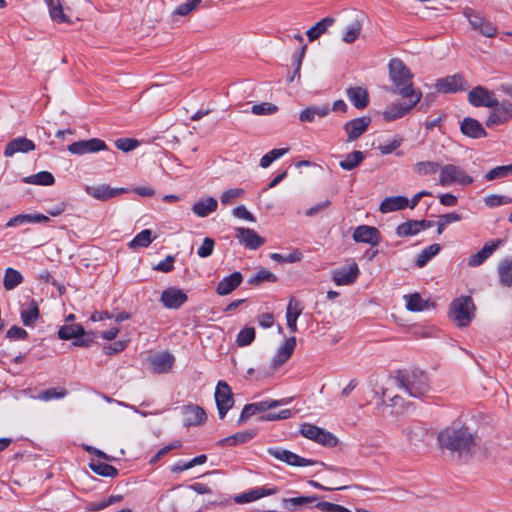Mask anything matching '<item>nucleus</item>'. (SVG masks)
<instances>
[{"mask_svg": "<svg viewBox=\"0 0 512 512\" xmlns=\"http://www.w3.org/2000/svg\"><path fill=\"white\" fill-rule=\"evenodd\" d=\"M501 243L502 241L500 239L485 243L481 250L469 257L468 265L470 267H477L481 265L494 253Z\"/></svg>", "mask_w": 512, "mask_h": 512, "instance_id": "nucleus-21", "label": "nucleus"}, {"mask_svg": "<svg viewBox=\"0 0 512 512\" xmlns=\"http://www.w3.org/2000/svg\"><path fill=\"white\" fill-rule=\"evenodd\" d=\"M214 396L219 417L223 419L234 404L231 388L225 381H219Z\"/></svg>", "mask_w": 512, "mask_h": 512, "instance_id": "nucleus-9", "label": "nucleus"}, {"mask_svg": "<svg viewBox=\"0 0 512 512\" xmlns=\"http://www.w3.org/2000/svg\"><path fill=\"white\" fill-rule=\"evenodd\" d=\"M242 282V275L240 272H233L232 274L224 277L217 285L216 293L224 296L230 294Z\"/></svg>", "mask_w": 512, "mask_h": 512, "instance_id": "nucleus-29", "label": "nucleus"}, {"mask_svg": "<svg viewBox=\"0 0 512 512\" xmlns=\"http://www.w3.org/2000/svg\"><path fill=\"white\" fill-rule=\"evenodd\" d=\"M235 231V237L239 243L248 249L256 250L265 243V239L259 236L253 229L238 227Z\"/></svg>", "mask_w": 512, "mask_h": 512, "instance_id": "nucleus-18", "label": "nucleus"}, {"mask_svg": "<svg viewBox=\"0 0 512 512\" xmlns=\"http://www.w3.org/2000/svg\"><path fill=\"white\" fill-rule=\"evenodd\" d=\"M215 241L210 237H206L203 240L202 245L197 250V255L200 258H207L212 255L214 251Z\"/></svg>", "mask_w": 512, "mask_h": 512, "instance_id": "nucleus-60", "label": "nucleus"}, {"mask_svg": "<svg viewBox=\"0 0 512 512\" xmlns=\"http://www.w3.org/2000/svg\"><path fill=\"white\" fill-rule=\"evenodd\" d=\"M302 313L300 302L296 299H290L286 309L287 326L292 333L297 332V319Z\"/></svg>", "mask_w": 512, "mask_h": 512, "instance_id": "nucleus-34", "label": "nucleus"}, {"mask_svg": "<svg viewBox=\"0 0 512 512\" xmlns=\"http://www.w3.org/2000/svg\"><path fill=\"white\" fill-rule=\"evenodd\" d=\"M463 15L467 18L473 30L488 38L496 36L497 28L478 12L471 8H465Z\"/></svg>", "mask_w": 512, "mask_h": 512, "instance_id": "nucleus-6", "label": "nucleus"}, {"mask_svg": "<svg viewBox=\"0 0 512 512\" xmlns=\"http://www.w3.org/2000/svg\"><path fill=\"white\" fill-rule=\"evenodd\" d=\"M90 468L96 474L105 477H114L118 474V471L115 467L102 462H92L90 464Z\"/></svg>", "mask_w": 512, "mask_h": 512, "instance_id": "nucleus-53", "label": "nucleus"}, {"mask_svg": "<svg viewBox=\"0 0 512 512\" xmlns=\"http://www.w3.org/2000/svg\"><path fill=\"white\" fill-rule=\"evenodd\" d=\"M335 20L332 17H325L318 21L314 26H312L307 32L306 35L309 41H314L320 37L330 26L334 24Z\"/></svg>", "mask_w": 512, "mask_h": 512, "instance_id": "nucleus-37", "label": "nucleus"}, {"mask_svg": "<svg viewBox=\"0 0 512 512\" xmlns=\"http://www.w3.org/2000/svg\"><path fill=\"white\" fill-rule=\"evenodd\" d=\"M34 149L35 144L32 140L26 137H18L8 142L4 150V156L12 157L16 153H28Z\"/></svg>", "mask_w": 512, "mask_h": 512, "instance_id": "nucleus-24", "label": "nucleus"}, {"mask_svg": "<svg viewBox=\"0 0 512 512\" xmlns=\"http://www.w3.org/2000/svg\"><path fill=\"white\" fill-rule=\"evenodd\" d=\"M85 335L83 326L79 324H66L63 325L59 331L58 336L63 340L76 339L73 342L75 346L87 347L92 342V338H80Z\"/></svg>", "mask_w": 512, "mask_h": 512, "instance_id": "nucleus-12", "label": "nucleus"}, {"mask_svg": "<svg viewBox=\"0 0 512 512\" xmlns=\"http://www.w3.org/2000/svg\"><path fill=\"white\" fill-rule=\"evenodd\" d=\"M174 361V356L167 352L159 353L150 359L152 370L159 374L170 371Z\"/></svg>", "mask_w": 512, "mask_h": 512, "instance_id": "nucleus-28", "label": "nucleus"}, {"mask_svg": "<svg viewBox=\"0 0 512 512\" xmlns=\"http://www.w3.org/2000/svg\"><path fill=\"white\" fill-rule=\"evenodd\" d=\"M473 181V178L459 166L446 164L440 169L439 184L441 186H449L454 183L467 186L473 183Z\"/></svg>", "mask_w": 512, "mask_h": 512, "instance_id": "nucleus-5", "label": "nucleus"}, {"mask_svg": "<svg viewBox=\"0 0 512 512\" xmlns=\"http://www.w3.org/2000/svg\"><path fill=\"white\" fill-rule=\"evenodd\" d=\"M267 452L275 459L290 466L303 467L317 464V461L303 458L289 450L280 447L268 448Z\"/></svg>", "mask_w": 512, "mask_h": 512, "instance_id": "nucleus-10", "label": "nucleus"}, {"mask_svg": "<svg viewBox=\"0 0 512 512\" xmlns=\"http://www.w3.org/2000/svg\"><path fill=\"white\" fill-rule=\"evenodd\" d=\"M389 79L394 84V93L402 97H415V102H420L422 92L416 90L413 86L412 79L414 77L411 70L398 58L389 61Z\"/></svg>", "mask_w": 512, "mask_h": 512, "instance_id": "nucleus-2", "label": "nucleus"}, {"mask_svg": "<svg viewBox=\"0 0 512 512\" xmlns=\"http://www.w3.org/2000/svg\"><path fill=\"white\" fill-rule=\"evenodd\" d=\"M408 102H395L388 106L382 113L386 121H395L407 115L419 102H415V97H405Z\"/></svg>", "mask_w": 512, "mask_h": 512, "instance_id": "nucleus-13", "label": "nucleus"}, {"mask_svg": "<svg viewBox=\"0 0 512 512\" xmlns=\"http://www.w3.org/2000/svg\"><path fill=\"white\" fill-rule=\"evenodd\" d=\"M439 244H431L424 248L416 258V265L420 268L424 267L434 256L440 252Z\"/></svg>", "mask_w": 512, "mask_h": 512, "instance_id": "nucleus-45", "label": "nucleus"}, {"mask_svg": "<svg viewBox=\"0 0 512 512\" xmlns=\"http://www.w3.org/2000/svg\"><path fill=\"white\" fill-rule=\"evenodd\" d=\"M49 217L43 214H20L12 217L7 223V227H16L27 223H45Z\"/></svg>", "mask_w": 512, "mask_h": 512, "instance_id": "nucleus-35", "label": "nucleus"}, {"mask_svg": "<svg viewBox=\"0 0 512 512\" xmlns=\"http://www.w3.org/2000/svg\"><path fill=\"white\" fill-rule=\"evenodd\" d=\"M409 205V200L405 196H391L382 200L379 206L381 213L386 214L394 211L403 210Z\"/></svg>", "mask_w": 512, "mask_h": 512, "instance_id": "nucleus-27", "label": "nucleus"}, {"mask_svg": "<svg viewBox=\"0 0 512 512\" xmlns=\"http://www.w3.org/2000/svg\"><path fill=\"white\" fill-rule=\"evenodd\" d=\"M85 191L88 195L100 201H107L126 192L124 188H112L107 184L87 186Z\"/></svg>", "mask_w": 512, "mask_h": 512, "instance_id": "nucleus-20", "label": "nucleus"}, {"mask_svg": "<svg viewBox=\"0 0 512 512\" xmlns=\"http://www.w3.org/2000/svg\"><path fill=\"white\" fill-rule=\"evenodd\" d=\"M160 300L166 308L178 309L187 301V295L181 289L171 287L162 292Z\"/></svg>", "mask_w": 512, "mask_h": 512, "instance_id": "nucleus-19", "label": "nucleus"}, {"mask_svg": "<svg viewBox=\"0 0 512 512\" xmlns=\"http://www.w3.org/2000/svg\"><path fill=\"white\" fill-rule=\"evenodd\" d=\"M441 447L458 453L460 457L470 456L477 447L476 436L468 427H448L438 435Z\"/></svg>", "mask_w": 512, "mask_h": 512, "instance_id": "nucleus-1", "label": "nucleus"}, {"mask_svg": "<svg viewBox=\"0 0 512 512\" xmlns=\"http://www.w3.org/2000/svg\"><path fill=\"white\" fill-rule=\"evenodd\" d=\"M329 112V104L310 106L300 112L299 120L301 122L311 123L316 119V117L323 118L327 116Z\"/></svg>", "mask_w": 512, "mask_h": 512, "instance_id": "nucleus-32", "label": "nucleus"}, {"mask_svg": "<svg viewBox=\"0 0 512 512\" xmlns=\"http://www.w3.org/2000/svg\"><path fill=\"white\" fill-rule=\"evenodd\" d=\"M217 207L218 201L214 197L209 196L196 201L192 206V212L196 216L204 218L216 211Z\"/></svg>", "mask_w": 512, "mask_h": 512, "instance_id": "nucleus-31", "label": "nucleus"}, {"mask_svg": "<svg viewBox=\"0 0 512 512\" xmlns=\"http://www.w3.org/2000/svg\"><path fill=\"white\" fill-rule=\"evenodd\" d=\"M361 28L362 26L359 21L351 23L346 27L342 36V40L347 44L353 43L359 37Z\"/></svg>", "mask_w": 512, "mask_h": 512, "instance_id": "nucleus-52", "label": "nucleus"}, {"mask_svg": "<svg viewBox=\"0 0 512 512\" xmlns=\"http://www.w3.org/2000/svg\"><path fill=\"white\" fill-rule=\"evenodd\" d=\"M439 163L434 161H420L414 164V171L420 176L431 175L439 170Z\"/></svg>", "mask_w": 512, "mask_h": 512, "instance_id": "nucleus-48", "label": "nucleus"}, {"mask_svg": "<svg viewBox=\"0 0 512 512\" xmlns=\"http://www.w3.org/2000/svg\"><path fill=\"white\" fill-rule=\"evenodd\" d=\"M359 275V269L355 262L347 267H341L332 272V280L338 286L353 284Z\"/></svg>", "mask_w": 512, "mask_h": 512, "instance_id": "nucleus-17", "label": "nucleus"}, {"mask_svg": "<svg viewBox=\"0 0 512 512\" xmlns=\"http://www.w3.org/2000/svg\"><path fill=\"white\" fill-rule=\"evenodd\" d=\"M39 318L37 303L32 301L28 308L21 311V320L25 326H32Z\"/></svg>", "mask_w": 512, "mask_h": 512, "instance_id": "nucleus-46", "label": "nucleus"}, {"mask_svg": "<svg viewBox=\"0 0 512 512\" xmlns=\"http://www.w3.org/2000/svg\"><path fill=\"white\" fill-rule=\"evenodd\" d=\"M244 190L241 188H233L222 193L220 200L223 205L231 204L235 199L243 196Z\"/></svg>", "mask_w": 512, "mask_h": 512, "instance_id": "nucleus-59", "label": "nucleus"}, {"mask_svg": "<svg viewBox=\"0 0 512 512\" xmlns=\"http://www.w3.org/2000/svg\"><path fill=\"white\" fill-rule=\"evenodd\" d=\"M66 394H67V391L65 389H61L60 391H58L55 388H50V389H47V390L41 392L38 396V399L43 400V401H50L52 399L63 398L66 396Z\"/></svg>", "mask_w": 512, "mask_h": 512, "instance_id": "nucleus-62", "label": "nucleus"}, {"mask_svg": "<svg viewBox=\"0 0 512 512\" xmlns=\"http://www.w3.org/2000/svg\"><path fill=\"white\" fill-rule=\"evenodd\" d=\"M278 111V107L270 102L254 104L251 113L254 115H272Z\"/></svg>", "mask_w": 512, "mask_h": 512, "instance_id": "nucleus-55", "label": "nucleus"}, {"mask_svg": "<svg viewBox=\"0 0 512 512\" xmlns=\"http://www.w3.org/2000/svg\"><path fill=\"white\" fill-rule=\"evenodd\" d=\"M116 147L123 152H130L138 146L137 140L121 138L115 142Z\"/></svg>", "mask_w": 512, "mask_h": 512, "instance_id": "nucleus-64", "label": "nucleus"}, {"mask_svg": "<svg viewBox=\"0 0 512 512\" xmlns=\"http://www.w3.org/2000/svg\"><path fill=\"white\" fill-rule=\"evenodd\" d=\"M484 203L490 208H495L512 203V198L506 195L491 194L484 198Z\"/></svg>", "mask_w": 512, "mask_h": 512, "instance_id": "nucleus-57", "label": "nucleus"}, {"mask_svg": "<svg viewBox=\"0 0 512 512\" xmlns=\"http://www.w3.org/2000/svg\"><path fill=\"white\" fill-rule=\"evenodd\" d=\"M435 87L442 93H455L465 89L463 77L459 74L439 79Z\"/></svg>", "mask_w": 512, "mask_h": 512, "instance_id": "nucleus-22", "label": "nucleus"}, {"mask_svg": "<svg viewBox=\"0 0 512 512\" xmlns=\"http://www.w3.org/2000/svg\"><path fill=\"white\" fill-rule=\"evenodd\" d=\"M296 347V338L290 337L278 348L272 359V366L278 368L283 365L293 354Z\"/></svg>", "mask_w": 512, "mask_h": 512, "instance_id": "nucleus-26", "label": "nucleus"}, {"mask_svg": "<svg viewBox=\"0 0 512 512\" xmlns=\"http://www.w3.org/2000/svg\"><path fill=\"white\" fill-rule=\"evenodd\" d=\"M182 446L180 441H174L171 444L161 448L151 459L150 464L157 463L163 456H165L169 451L178 449Z\"/></svg>", "mask_w": 512, "mask_h": 512, "instance_id": "nucleus-63", "label": "nucleus"}, {"mask_svg": "<svg viewBox=\"0 0 512 512\" xmlns=\"http://www.w3.org/2000/svg\"><path fill=\"white\" fill-rule=\"evenodd\" d=\"M365 159V155L362 151H353L345 156L343 160L340 161L339 166L346 171H351L358 167L362 161Z\"/></svg>", "mask_w": 512, "mask_h": 512, "instance_id": "nucleus-41", "label": "nucleus"}, {"mask_svg": "<svg viewBox=\"0 0 512 512\" xmlns=\"http://www.w3.org/2000/svg\"><path fill=\"white\" fill-rule=\"evenodd\" d=\"M512 175V163L509 165L497 166L491 170H489L485 174V179L487 181H492L495 179L505 178Z\"/></svg>", "mask_w": 512, "mask_h": 512, "instance_id": "nucleus-51", "label": "nucleus"}, {"mask_svg": "<svg viewBox=\"0 0 512 512\" xmlns=\"http://www.w3.org/2000/svg\"><path fill=\"white\" fill-rule=\"evenodd\" d=\"M421 224L418 223V220H409L407 222H404L400 225H398L396 229V234L399 237H406L411 235H416L420 232Z\"/></svg>", "mask_w": 512, "mask_h": 512, "instance_id": "nucleus-47", "label": "nucleus"}, {"mask_svg": "<svg viewBox=\"0 0 512 512\" xmlns=\"http://www.w3.org/2000/svg\"><path fill=\"white\" fill-rule=\"evenodd\" d=\"M254 339H255L254 328L246 327V328L240 330V332L238 333L237 338H236V343L240 347H245V346L251 344Z\"/></svg>", "mask_w": 512, "mask_h": 512, "instance_id": "nucleus-56", "label": "nucleus"}, {"mask_svg": "<svg viewBox=\"0 0 512 512\" xmlns=\"http://www.w3.org/2000/svg\"><path fill=\"white\" fill-rule=\"evenodd\" d=\"M302 252L299 249H294L288 254L271 253L270 258L279 263H296L302 259Z\"/></svg>", "mask_w": 512, "mask_h": 512, "instance_id": "nucleus-50", "label": "nucleus"}, {"mask_svg": "<svg viewBox=\"0 0 512 512\" xmlns=\"http://www.w3.org/2000/svg\"><path fill=\"white\" fill-rule=\"evenodd\" d=\"M371 123V118L367 116L352 119L346 122L343 126L347 134V142L356 141L362 134H364Z\"/></svg>", "mask_w": 512, "mask_h": 512, "instance_id": "nucleus-14", "label": "nucleus"}, {"mask_svg": "<svg viewBox=\"0 0 512 512\" xmlns=\"http://www.w3.org/2000/svg\"><path fill=\"white\" fill-rule=\"evenodd\" d=\"M183 422L185 426H198L206 421V413L197 405H187L182 408Z\"/></svg>", "mask_w": 512, "mask_h": 512, "instance_id": "nucleus-23", "label": "nucleus"}, {"mask_svg": "<svg viewBox=\"0 0 512 512\" xmlns=\"http://www.w3.org/2000/svg\"><path fill=\"white\" fill-rule=\"evenodd\" d=\"M498 275L500 283L505 287L512 286V259L506 258L498 265Z\"/></svg>", "mask_w": 512, "mask_h": 512, "instance_id": "nucleus-39", "label": "nucleus"}, {"mask_svg": "<svg viewBox=\"0 0 512 512\" xmlns=\"http://www.w3.org/2000/svg\"><path fill=\"white\" fill-rule=\"evenodd\" d=\"M106 149V144L103 140L92 138L89 140H82L73 142L68 146V151L72 154L83 155L86 153H94Z\"/></svg>", "mask_w": 512, "mask_h": 512, "instance_id": "nucleus-16", "label": "nucleus"}, {"mask_svg": "<svg viewBox=\"0 0 512 512\" xmlns=\"http://www.w3.org/2000/svg\"><path fill=\"white\" fill-rule=\"evenodd\" d=\"M474 304L470 297L454 300L450 307V318L458 327L467 326L474 317Z\"/></svg>", "mask_w": 512, "mask_h": 512, "instance_id": "nucleus-4", "label": "nucleus"}, {"mask_svg": "<svg viewBox=\"0 0 512 512\" xmlns=\"http://www.w3.org/2000/svg\"><path fill=\"white\" fill-rule=\"evenodd\" d=\"M255 431L253 430H247L235 433L232 436L223 438L219 441L220 445H227V446H235L239 444H244L250 441L255 436Z\"/></svg>", "mask_w": 512, "mask_h": 512, "instance_id": "nucleus-38", "label": "nucleus"}, {"mask_svg": "<svg viewBox=\"0 0 512 512\" xmlns=\"http://www.w3.org/2000/svg\"><path fill=\"white\" fill-rule=\"evenodd\" d=\"M352 238L355 242L366 243L371 246H377L381 241V235L376 227L360 225L355 228Z\"/></svg>", "mask_w": 512, "mask_h": 512, "instance_id": "nucleus-15", "label": "nucleus"}, {"mask_svg": "<svg viewBox=\"0 0 512 512\" xmlns=\"http://www.w3.org/2000/svg\"><path fill=\"white\" fill-rule=\"evenodd\" d=\"M346 95L357 109H364L369 104L368 91L363 87H350L346 90Z\"/></svg>", "mask_w": 512, "mask_h": 512, "instance_id": "nucleus-30", "label": "nucleus"}, {"mask_svg": "<svg viewBox=\"0 0 512 512\" xmlns=\"http://www.w3.org/2000/svg\"><path fill=\"white\" fill-rule=\"evenodd\" d=\"M410 442L420 441L425 434V429L420 424H413L404 430Z\"/></svg>", "mask_w": 512, "mask_h": 512, "instance_id": "nucleus-58", "label": "nucleus"}, {"mask_svg": "<svg viewBox=\"0 0 512 512\" xmlns=\"http://www.w3.org/2000/svg\"><path fill=\"white\" fill-rule=\"evenodd\" d=\"M406 308L412 312H420L429 308L428 300H424L417 293L405 296Z\"/></svg>", "mask_w": 512, "mask_h": 512, "instance_id": "nucleus-43", "label": "nucleus"}, {"mask_svg": "<svg viewBox=\"0 0 512 512\" xmlns=\"http://www.w3.org/2000/svg\"><path fill=\"white\" fill-rule=\"evenodd\" d=\"M300 433L307 439L313 440L321 445L333 447L337 445V438L325 429L315 425L304 423L301 425Z\"/></svg>", "mask_w": 512, "mask_h": 512, "instance_id": "nucleus-7", "label": "nucleus"}, {"mask_svg": "<svg viewBox=\"0 0 512 512\" xmlns=\"http://www.w3.org/2000/svg\"><path fill=\"white\" fill-rule=\"evenodd\" d=\"M460 130L465 136L474 139L483 138L487 136V132L485 131L482 124L478 120L470 117H466L463 119V121L460 124Z\"/></svg>", "mask_w": 512, "mask_h": 512, "instance_id": "nucleus-25", "label": "nucleus"}, {"mask_svg": "<svg viewBox=\"0 0 512 512\" xmlns=\"http://www.w3.org/2000/svg\"><path fill=\"white\" fill-rule=\"evenodd\" d=\"M23 282V276L22 274L11 267H8L5 270L4 279H3V286L6 290H13L18 285H20Z\"/></svg>", "mask_w": 512, "mask_h": 512, "instance_id": "nucleus-42", "label": "nucleus"}, {"mask_svg": "<svg viewBox=\"0 0 512 512\" xmlns=\"http://www.w3.org/2000/svg\"><path fill=\"white\" fill-rule=\"evenodd\" d=\"M316 500H317V497H315V496H300V497L285 499L284 501L286 503V508L292 510V509H297L299 507L313 503Z\"/></svg>", "mask_w": 512, "mask_h": 512, "instance_id": "nucleus-54", "label": "nucleus"}, {"mask_svg": "<svg viewBox=\"0 0 512 512\" xmlns=\"http://www.w3.org/2000/svg\"><path fill=\"white\" fill-rule=\"evenodd\" d=\"M468 101L474 107H494L498 104V99L492 91L478 85L468 93Z\"/></svg>", "mask_w": 512, "mask_h": 512, "instance_id": "nucleus-11", "label": "nucleus"}, {"mask_svg": "<svg viewBox=\"0 0 512 512\" xmlns=\"http://www.w3.org/2000/svg\"><path fill=\"white\" fill-rule=\"evenodd\" d=\"M153 240H154V237H152L151 230L144 229L141 232H139L129 242V247L132 248V249L145 248V247H148L152 243Z\"/></svg>", "mask_w": 512, "mask_h": 512, "instance_id": "nucleus-44", "label": "nucleus"}, {"mask_svg": "<svg viewBox=\"0 0 512 512\" xmlns=\"http://www.w3.org/2000/svg\"><path fill=\"white\" fill-rule=\"evenodd\" d=\"M275 493H276L275 488L260 487V488L252 489V490L242 493L240 495H237L234 500L236 503H239V504L249 503V502L255 501L257 499H260L262 497L273 495Z\"/></svg>", "mask_w": 512, "mask_h": 512, "instance_id": "nucleus-33", "label": "nucleus"}, {"mask_svg": "<svg viewBox=\"0 0 512 512\" xmlns=\"http://www.w3.org/2000/svg\"><path fill=\"white\" fill-rule=\"evenodd\" d=\"M49 9V15L56 23H70L69 18L63 12V5L60 0H44Z\"/></svg>", "mask_w": 512, "mask_h": 512, "instance_id": "nucleus-36", "label": "nucleus"}, {"mask_svg": "<svg viewBox=\"0 0 512 512\" xmlns=\"http://www.w3.org/2000/svg\"><path fill=\"white\" fill-rule=\"evenodd\" d=\"M396 386L411 397H422L429 390L427 376L419 370L400 371L395 377Z\"/></svg>", "mask_w": 512, "mask_h": 512, "instance_id": "nucleus-3", "label": "nucleus"}, {"mask_svg": "<svg viewBox=\"0 0 512 512\" xmlns=\"http://www.w3.org/2000/svg\"><path fill=\"white\" fill-rule=\"evenodd\" d=\"M23 182L26 184L50 186L55 182L54 176L48 171H41L34 175H30L23 178Z\"/></svg>", "mask_w": 512, "mask_h": 512, "instance_id": "nucleus-40", "label": "nucleus"}, {"mask_svg": "<svg viewBox=\"0 0 512 512\" xmlns=\"http://www.w3.org/2000/svg\"><path fill=\"white\" fill-rule=\"evenodd\" d=\"M490 109L485 122L489 128L505 124L512 119V103L508 100L498 101L497 106L490 107Z\"/></svg>", "mask_w": 512, "mask_h": 512, "instance_id": "nucleus-8", "label": "nucleus"}, {"mask_svg": "<svg viewBox=\"0 0 512 512\" xmlns=\"http://www.w3.org/2000/svg\"><path fill=\"white\" fill-rule=\"evenodd\" d=\"M201 3V0H189L185 3L180 4L177 6L175 10V14L180 16H186L193 10H195Z\"/></svg>", "mask_w": 512, "mask_h": 512, "instance_id": "nucleus-61", "label": "nucleus"}, {"mask_svg": "<svg viewBox=\"0 0 512 512\" xmlns=\"http://www.w3.org/2000/svg\"><path fill=\"white\" fill-rule=\"evenodd\" d=\"M277 276L269 270L262 268L253 277L248 280L250 285H260L263 282L275 283Z\"/></svg>", "mask_w": 512, "mask_h": 512, "instance_id": "nucleus-49", "label": "nucleus"}]
</instances>
